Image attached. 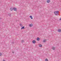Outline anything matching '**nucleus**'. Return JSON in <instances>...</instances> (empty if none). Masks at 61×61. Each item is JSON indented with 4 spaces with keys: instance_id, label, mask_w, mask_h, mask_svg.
<instances>
[{
    "instance_id": "6e6552de",
    "label": "nucleus",
    "mask_w": 61,
    "mask_h": 61,
    "mask_svg": "<svg viewBox=\"0 0 61 61\" xmlns=\"http://www.w3.org/2000/svg\"><path fill=\"white\" fill-rule=\"evenodd\" d=\"M46 42V40H43V42Z\"/></svg>"
},
{
    "instance_id": "39448f33",
    "label": "nucleus",
    "mask_w": 61,
    "mask_h": 61,
    "mask_svg": "<svg viewBox=\"0 0 61 61\" xmlns=\"http://www.w3.org/2000/svg\"><path fill=\"white\" fill-rule=\"evenodd\" d=\"M39 40H40V38L39 37H37V41H39Z\"/></svg>"
},
{
    "instance_id": "7ed1b4c3",
    "label": "nucleus",
    "mask_w": 61,
    "mask_h": 61,
    "mask_svg": "<svg viewBox=\"0 0 61 61\" xmlns=\"http://www.w3.org/2000/svg\"><path fill=\"white\" fill-rule=\"evenodd\" d=\"M32 43L33 44H35L36 43V41L35 40H33L32 41Z\"/></svg>"
},
{
    "instance_id": "a211bd4d",
    "label": "nucleus",
    "mask_w": 61,
    "mask_h": 61,
    "mask_svg": "<svg viewBox=\"0 0 61 61\" xmlns=\"http://www.w3.org/2000/svg\"><path fill=\"white\" fill-rule=\"evenodd\" d=\"M8 15L10 16H11V14H9Z\"/></svg>"
},
{
    "instance_id": "2eb2a0df",
    "label": "nucleus",
    "mask_w": 61,
    "mask_h": 61,
    "mask_svg": "<svg viewBox=\"0 0 61 61\" xmlns=\"http://www.w3.org/2000/svg\"><path fill=\"white\" fill-rule=\"evenodd\" d=\"M2 56V54L1 53H0V56Z\"/></svg>"
},
{
    "instance_id": "423d86ee",
    "label": "nucleus",
    "mask_w": 61,
    "mask_h": 61,
    "mask_svg": "<svg viewBox=\"0 0 61 61\" xmlns=\"http://www.w3.org/2000/svg\"><path fill=\"white\" fill-rule=\"evenodd\" d=\"M39 46L41 47H42V45L41 44H40L39 45Z\"/></svg>"
},
{
    "instance_id": "f257e3e1",
    "label": "nucleus",
    "mask_w": 61,
    "mask_h": 61,
    "mask_svg": "<svg viewBox=\"0 0 61 61\" xmlns=\"http://www.w3.org/2000/svg\"><path fill=\"white\" fill-rule=\"evenodd\" d=\"M58 13H59V11H56L54 12V14L56 15H58L59 14Z\"/></svg>"
},
{
    "instance_id": "aec40b11",
    "label": "nucleus",
    "mask_w": 61,
    "mask_h": 61,
    "mask_svg": "<svg viewBox=\"0 0 61 61\" xmlns=\"http://www.w3.org/2000/svg\"><path fill=\"white\" fill-rule=\"evenodd\" d=\"M12 53H14V51H12Z\"/></svg>"
},
{
    "instance_id": "f03ea898",
    "label": "nucleus",
    "mask_w": 61,
    "mask_h": 61,
    "mask_svg": "<svg viewBox=\"0 0 61 61\" xmlns=\"http://www.w3.org/2000/svg\"><path fill=\"white\" fill-rule=\"evenodd\" d=\"M13 9L14 11H17V10L16 9V8H13Z\"/></svg>"
},
{
    "instance_id": "f8f14e48",
    "label": "nucleus",
    "mask_w": 61,
    "mask_h": 61,
    "mask_svg": "<svg viewBox=\"0 0 61 61\" xmlns=\"http://www.w3.org/2000/svg\"><path fill=\"white\" fill-rule=\"evenodd\" d=\"M58 31L59 32H61V30L59 29V30H58Z\"/></svg>"
},
{
    "instance_id": "9d476101",
    "label": "nucleus",
    "mask_w": 61,
    "mask_h": 61,
    "mask_svg": "<svg viewBox=\"0 0 61 61\" xmlns=\"http://www.w3.org/2000/svg\"><path fill=\"white\" fill-rule=\"evenodd\" d=\"M33 26V24H30L29 25V26L30 27H31V26Z\"/></svg>"
},
{
    "instance_id": "4be33fe9",
    "label": "nucleus",
    "mask_w": 61,
    "mask_h": 61,
    "mask_svg": "<svg viewBox=\"0 0 61 61\" xmlns=\"http://www.w3.org/2000/svg\"><path fill=\"white\" fill-rule=\"evenodd\" d=\"M60 20H61V18H60Z\"/></svg>"
},
{
    "instance_id": "ddd939ff",
    "label": "nucleus",
    "mask_w": 61,
    "mask_h": 61,
    "mask_svg": "<svg viewBox=\"0 0 61 61\" xmlns=\"http://www.w3.org/2000/svg\"><path fill=\"white\" fill-rule=\"evenodd\" d=\"M52 49L53 50H55V48L54 47H52Z\"/></svg>"
},
{
    "instance_id": "5701e85b",
    "label": "nucleus",
    "mask_w": 61,
    "mask_h": 61,
    "mask_svg": "<svg viewBox=\"0 0 61 61\" xmlns=\"http://www.w3.org/2000/svg\"><path fill=\"white\" fill-rule=\"evenodd\" d=\"M0 19H1V18H0Z\"/></svg>"
},
{
    "instance_id": "f3484780",
    "label": "nucleus",
    "mask_w": 61,
    "mask_h": 61,
    "mask_svg": "<svg viewBox=\"0 0 61 61\" xmlns=\"http://www.w3.org/2000/svg\"><path fill=\"white\" fill-rule=\"evenodd\" d=\"M45 61H48V59H46Z\"/></svg>"
},
{
    "instance_id": "dca6fc26",
    "label": "nucleus",
    "mask_w": 61,
    "mask_h": 61,
    "mask_svg": "<svg viewBox=\"0 0 61 61\" xmlns=\"http://www.w3.org/2000/svg\"><path fill=\"white\" fill-rule=\"evenodd\" d=\"M24 42V40L22 41H21V43H23V42Z\"/></svg>"
},
{
    "instance_id": "20e7f679",
    "label": "nucleus",
    "mask_w": 61,
    "mask_h": 61,
    "mask_svg": "<svg viewBox=\"0 0 61 61\" xmlns=\"http://www.w3.org/2000/svg\"><path fill=\"white\" fill-rule=\"evenodd\" d=\"M46 2L48 3H49L50 2V0H47Z\"/></svg>"
},
{
    "instance_id": "412c9836",
    "label": "nucleus",
    "mask_w": 61,
    "mask_h": 61,
    "mask_svg": "<svg viewBox=\"0 0 61 61\" xmlns=\"http://www.w3.org/2000/svg\"><path fill=\"white\" fill-rule=\"evenodd\" d=\"M3 61H5V60H3Z\"/></svg>"
},
{
    "instance_id": "9b49d317",
    "label": "nucleus",
    "mask_w": 61,
    "mask_h": 61,
    "mask_svg": "<svg viewBox=\"0 0 61 61\" xmlns=\"http://www.w3.org/2000/svg\"><path fill=\"white\" fill-rule=\"evenodd\" d=\"M25 29V26H23L21 28V29Z\"/></svg>"
},
{
    "instance_id": "4468645a",
    "label": "nucleus",
    "mask_w": 61,
    "mask_h": 61,
    "mask_svg": "<svg viewBox=\"0 0 61 61\" xmlns=\"http://www.w3.org/2000/svg\"><path fill=\"white\" fill-rule=\"evenodd\" d=\"M20 25L21 26V27H22V24H20Z\"/></svg>"
},
{
    "instance_id": "0eeeda50",
    "label": "nucleus",
    "mask_w": 61,
    "mask_h": 61,
    "mask_svg": "<svg viewBox=\"0 0 61 61\" xmlns=\"http://www.w3.org/2000/svg\"><path fill=\"white\" fill-rule=\"evenodd\" d=\"M30 17L31 19H33V17L31 15H30Z\"/></svg>"
},
{
    "instance_id": "6ab92c4d",
    "label": "nucleus",
    "mask_w": 61,
    "mask_h": 61,
    "mask_svg": "<svg viewBox=\"0 0 61 61\" xmlns=\"http://www.w3.org/2000/svg\"><path fill=\"white\" fill-rule=\"evenodd\" d=\"M12 44H14V42H13L12 43Z\"/></svg>"
},
{
    "instance_id": "1a4fd4ad",
    "label": "nucleus",
    "mask_w": 61,
    "mask_h": 61,
    "mask_svg": "<svg viewBox=\"0 0 61 61\" xmlns=\"http://www.w3.org/2000/svg\"><path fill=\"white\" fill-rule=\"evenodd\" d=\"M13 8H10V10L11 11H13Z\"/></svg>"
}]
</instances>
